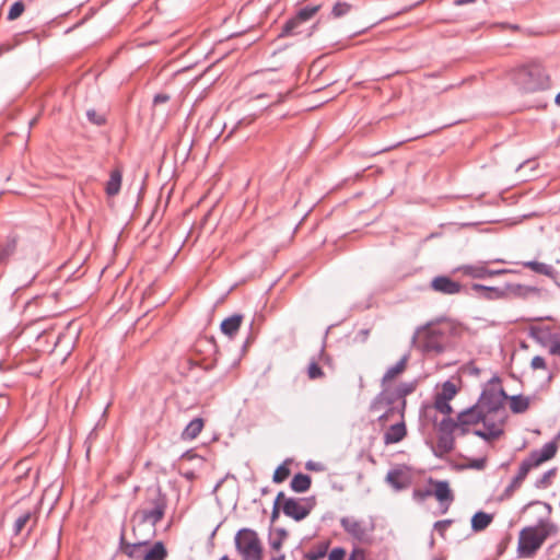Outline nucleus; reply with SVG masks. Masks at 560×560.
<instances>
[{
    "mask_svg": "<svg viewBox=\"0 0 560 560\" xmlns=\"http://www.w3.org/2000/svg\"><path fill=\"white\" fill-rule=\"evenodd\" d=\"M417 388L416 382L400 383L395 388L382 389L371 401L369 410L378 413L377 420L385 425L394 417H402L406 407V396Z\"/></svg>",
    "mask_w": 560,
    "mask_h": 560,
    "instance_id": "1",
    "label": "nucleus"
},
{
    "mask_svg": "<svg viewBox=\"0 0 560 560\" xmlns=\"http://www.w3.org/2000/svg\"><path fill=\"white\" fill-rule=\"evenodd\" d=\"M168 504L167 494L163 492L160 485H152L145 488L139 508L133 512L131 522L138 525L150 524L151 536L155 535V527L163 521Z\"/></svg>",
    "mask_w": 560,
    "mask_h": 560,
    "instance_id": "2",
    "label": "nucleus"
},
{
    "mask_svg": "<svg viewBox=\"0 0 560 560\" xmlns=\"http://www.w3.org/2000/svg\"><path fill=\"white\" fill-rule=\"evenodd\" d=\"M455 329L454 323L446 316L422 324V355L442 353Z\"/></svg>",
    "mask_w": 560,
    "mask_h": 560,
    "instance_id": "3",
    "label": "nucleus"
},
{
    "mask_svg": "<svg viewBox=\"0 0 560 560\" xmlns=\"http://www.w3.org/2000/svg\"><path fill=\"white\" fill-rule=\"evenodd\" d=\"M557 532V526L545 518L537 525L524 527L520 532L517 553L520 558H532L541 548L546 539Z\"/></svg>",
    "mask_w": 560,
    "mask_h": 560,
    "instance_id": "4",
    "label": "nucleus"
},
{
    "mask_svg": "<svg viewBox=\"0 0 560 560\" xmlns=\"http://www.w3.org/2000/svg\"><path fill=\"white\" fill-rule=\"evenodd\" d=\"M397 252L398 269L404 276L418 271V256L420 250V236L417 232H399L393 238Z\"/></svg>",
    "mask_w": 560,
    "mask_h": 560,
    "instance_id": "5",
    "label": "nucleus"
},
{
    "mask_svg": "<svg viewBox=\"0 0 560 560\" xmlns=\"http://www.w3.org/2000/svg\"><path fill=\"white\" fill-rule=\"evenodd\" d=\"M456 417L458 420L457 424L474 425L482 423L485 428H488V431H482L481 429H475L472 431L474 435L482 439L486 442L497 440L504 433L503 429L498 428L494 421L489 420L485 415V411L481 410L476 404L459 411Z\"/></svg>",
    "mask_w": 560,
    "mask_h": 560,
    "instance_id": "6",
    "label": "nucleus"
},
{
    "mask_svg": "<svg viewBox=\"0 0 560 560\" xmlns=\"http://www.w3.org/2000/svg\"><path fill=\"white\" fill-rule=\"evenodd\" d=\"M500 383L501 378L498 375H493L485 385L476 401V405L485 411L487 417L504 409V402L508 400L509 395L504 388L500 386Z\"/></svg>",
    "mask_w": 560,
    "mask_h": 560,
    "instance_id": "7",
    "label": "nucleus"
},
{
    "mask_svg": "<svg viewBox=\"0 0 560 560\" xmlns=\"http://www.w3.org/2000/svg\"><path fill=\"white\" fill-rule=\"evenodd\" d=\"M514 81L526 93L548 88V77L538 65L517 68L514 73Z\"/></svg>",
    "mask_w": 560,
    "mask_h": 560,
    "instance_id": "8",
    "label": "nucleus"
},
{
    "mask_svg": "<svg viewBox=\"0 0 560 560\" xmlns=\"http://www.w3.org/2000/svg\"><path fill=\"white\" fill-rule=\"evenodd\" d=\"M457 386L450 380L442 384L441 390L434 396L433 404L422 402V420L429 419L431 413L438 411L444 416L453 412L450 401L457 395Z\"/></svg>",
    "mask_w": 560,
    "mask_h": 560,
    "instance_id": "9",
    "label": "nucleus"
},
{
    "mask_svg": "<svg viewBox=\"0 0 560 560\" xmlns=\"http://www.w3.org/2000/svg\"><path fill=\"white\" fill-rule=\"evenodd\" d=\"M235 549L243 560H261L262 546L258 534L252 528H241L235 538Z\"/></svg>",
    "mask_w": 560,
    "mask_h": 560,
    "instance_id": "10",
    "label": "nucleus"
},
{
    "mask_svg": "<svg viewBox=\"0 0 560 560\" xmlns=\"http://www.w3.org/2000/svg\"><path fill=\"white\" fill-rule=\"evenodd\" d=\"M322 5H305L296 11V13L287 20L284 24L281 26V31L278 37H291L302 35L304 33V24L311 21L317 12L320 10Z\"/></svg>",
    "mask_w": 560,
    "mask_h": 560,
    "instance_id": "11",
    "label": "nucleus"
},
{
    "mask_svg": "<svg viewBox=\"0 0 560 560\" xmlns=\"http://www.w3.org/2000/svg\"><path fill=\"white\" fill-rule=\"evenodd\" d=\"M428 486L422 488V500L428 497H434L440 505L441 513L444 514L454 501V494L448 481L438 480L432 477L427 479Z\"/></svg>",
    "mask_w": 560,
    "mask_h": 560,
    "instance_id": "12",
    "label": "nucleus"
},
{
    "mask_svg": "<svg viewBox=\"0 0 560 560\" xmlns=\"http://www.w3.org/2000/svg\"><path fill=\"white\" fill-rule=\"evenodd\" d=\"M340 525L353 540L363 545H372L375 529L373 521L366 523L354 517L343 516L340 518Z\"/></svg>",
    "mask_w": 560,
    "mask_h": 560,
    "instance_id": "13",
    "label": "nucleus"
},
{
    "mask_svg": "<svg viewBox=\"0 0 560 560\" xmlns=\"http://www.w3.org/2000/svg\"><path fill=\"white\" fill-rule=\"evenodd\" d=\"M282 512L285 516L291 517L295 522L306 518L316 505L315 495L307 498H288L281 500Z\"/></svg>",
    "mask_w": 560,
    "mask_h": 560,
    "instance_id": "14",
    "label": "nucleus"
},
{
    "mask_svg": "<svg viewBox=\"0 0 560 560\" xmlns=\"http://www.w3.org/2000/svg\"><path fill=\"white\" fill-rule=\"evenodd\" d=\"M132 534L135 537L133 542H129L126 539V525L122 524L120 536H119V551H121L124 555H126L130 559H143L144 555V547H147L150 542V537L147 539H140L137 535V529L133 526L132 527Z\"/></svg>",
    "mask_w": 560,
    "mask_h": 560,
    "instance_id": "15",
    "label": "nucleus"
},
{
    "mask_svg": "<svg viewBox=\"0 0 560 560\" xmlns=\"http://www.w3.org/2000/svg\"><path fill=\"white\" fill-rule=\"evenodd\" d=\"M412 480V470L406 465H397L385 477V481L396 491L408 489Z\"/></svg>",
    "mask_w": 560,
    "mask_h": 560,
    "instance_id": "16",
    "label": "nucleus"
},
{
    "mask_svg": "<svg viewBox=\"0 0 560 560\" xmlns=\"http://www.w3.org/2000/svg\"><path fill=\"white\" fill-rule=\"evenodd\" d=\"M38 523V513L36 509L25 510L19 513L14 520L12 527V535L14 537L20 536L26 530V536H30L36 528Z\"/></svg>",
    "mask_w": 560,
    "mask_h": 560,
    "instance_id": "17",
    "label": "nucleus"
},
{
    "mask_svg": "<svg viewBox=\"0 0 560 560\" xmlns=\"http://www.w3.org/2000/svg\"><path fill=\"white\" fill-rule=\"evenodd\" d=\"M429 289L444 295H455L460 293L463 290L467 292L466 288L447 275H439L434 277L429 284Z\"/></svg>",
    "mask_w": 560,
    "mask_h": 560,
    "instance_id": "18",
    "label": "nucleus"
},
{
    "mask_svg": "<svg viewBox=\"0 0 560 560\" xmlns=\"http://www.w3.org/2000/svg\"><path fill=\"white\" fill-rule=\"evenodd\" d=\"M559 440L560 432L550 442L546 443L540 450L532 451L525 459L529 460V464L533 468L552 459L557 454Z\"/></svg>",
    "mask_w": 560,
    "mask_h": 560,
    "instance_id": "19",
    "label": "nucleus"
},
{
    "mask_svg": "<svg viewBox=\"0 0 560 560\" xmlns=\"http://www.w3.org/2000/svg\"><path fill=\"white\" fill-rule=\"evenodd\" d=\"M506 296L512 295L514 298L527 299L530 295H535L538 299H547L549 295L548 291L541 288L523 285L520 283H505Z\"/></svg>",
    "mask_w": 560,
    "mask_h": 560,
    "instance_id": "20",
    "label": "nucleus"
},
{
    "mask_svg": "<svg viewBox=\"0 0 560 560\" xmlns=\"http://www.w3.org/2000/svg\"><path fill=\"white\" fill-rule=\"evenodd\" d=\"M20 242V235L11 231L4 238L3 242L0 243V266L5 267L10 259L14 256L18 250V245ZM3 270L0 271V277L2 276Z\"/></svg>",
    "mask_w": 560,
    "mask_h": 560,
    "instance_id": "21",
    "label": "nucleus"
},
{
    "mask_svg": "<svg viewBox=\"0 0 560 560\" xmlns=\"http://www.w3.org/2000/svg\"><path fill=\"white\" fill-rule=\"evenodd\" d=\"M459 270H462L466 276H469L475 279H485L488 277H494L498 275H503V273L509 272L508 269H498V270L488 269L483 265H465V266H462L459 268Z\"/></svg>",
    "mask_w": 560,
    "mask_h": 560,
    "instance_id": "22",
    "label": "nucleus"
},
{
    "mask_svg": "<svg viewBox=\"0 0 560 560\" xmlns=\"http://www.w3.org/2000/svg\"><path fill=\"white\" fill-rule=\"evenodd\" d=\"M409 360V354H405L400 358V360L393 366H390L381 380L382 389L390 387V384L394 380H396L399 375H401L406 369Z\"/></svg>",
    "mask_w": 560,
    "mask_h": 560,
    "instance_id": "23",
    "label": "nucleus"
},
{
    "mask_svg": "<svg viewBox=\"0 0 560 560\" xmlns=\"http://www.w3.org/2000/svg\"><path fill=\"white\" fill-rule=\"evenodd\" d=\"M396 418L399 420L392 424L384 433V443L386 445L400 442L407 434L404 416L401 418L396 416ZM393 419H395V417Z\"/></svg>",
    "mask_w": 560,
    "mask_h": 560,
    "instance_id": "24",
    "label": "nucleus"
},
{
    "mask_svg": "<svg viewBox=\"0 0 560 560\" xmlns=\"http://www.w3.org/2000/svg\"><path fill=\"white\" fill-rule=\"evenodd\" d=\"M532 468L533 467L529 464V460L523 459L518 467L517 474L511 480L510 485L505 488L503 495L511 497L513 492L521 487L522 482L525 480Z\"/></svg>",
    "mask_w": 560,
    "mask_h": 560,
    "instance_id": "25",
    "label": "nucleus"
},
{
    "mask_svg": "<svg viewBox=\"0 0 560 560\" xmlns=\"http://www.w3.org/2000/svg\"><path fill=\"white\" fill-rule=\"evenodd\" d=\"M471 290L487 300H499L506 296V285L504 287H488L479 283H474Z\"/></svg>",
    "mask_w": 560,
    "mask_h": 560,
    "instance_id": "26",
    "label": "nucleus"
},
{
    "mask_svg": "<svg viewBox=\"0 0 560 560\" xmlns=\"http://www.w3.org/2000/svg\"><path fill=\"white\" fill-rule=\"evenodd\" d=\"M244 316L242 314H233L221 322L220 329L229 338H234L238 332Z\"/></svg>",
    "mask_w": 560,
    "mask_h": 560,
    "instance_id": "27",
    "label": "nucleus"
},
{
    "mask_svg": "<svg viewBox=\"0 0 560 560\" xmlns=\"http://www.w3.org/2000/svg\"><path fill=\"white\" fill-rule=\"evenodd\" d=\"M122 182V168L121 166H116L110 171L109 179L105 184V194L108 197H114L119 194Z\"/></svg>",
    "mask_w": 560,
    "mask_h": 560,
    "instance_id": "28",
    "label": "nucleus"
},
{
    "mask_svg": "<svg viewBox=\"0 0 560 560\" xmlns=\"http://www.w3.org/2000/svg\"><path fill=\"white\" fill-rule=\"evenodd\" d=\"M205 427V420L200 417L192 419L183 430L180 438L184 441L196 439Z\"/></svg>",
    "mask_w": 560,
    "mask_h": 560,
    "instance_id": "29",
    "label": "nucleus"
},
{
    "mask_svg": "<svg viewBox=\"0 0 560 560\" xmlns=\"http://www.w3.org/2000/svg\"><path fill=\"white\" fill-rule=\"evenodd\" d=\"M455 439L451 434L439 433L436 448L432 446V451L436 456H442L454 450Z\"/></svg>",
    "mask_w": 560,
    "mask_h": 560,
    "instance_id": "30",
    "label": "nucleus"
},
{
    "mask_svg": "<svg viewBox=\"0 0 560 560\" xmlns=\"http://www.w3.org/2000/svg\"><path fill=\"white\" fill-rule=\"evenodd\" d=\"M312 486V477L307 474L298 472L290 481V488L296 493H303L310 490Z\"/></svg>",
    "mask_w": 560,
    "mask_h": 560,
    "instance_id": "31",
    "label": "nucleus"
},
{
    "mask_svg": "<svg viewBox=\"0 0 560 560\" xmlns=\"http://www.w3.org/2000/svg\"><path fill=\"white\" fill-rule=\"evenodd\" d=\"M493 521V515L483 511L476 512L471 517V529L475 533L486 529Z\"/></svg>",
    "mask_w": 560,
    "mask_h": 560,
    "instance_id": "32",
    "label": "nucleus"
},
{
    "mask_svg": "<svg viewBox=\"0 0 560 560\" xmlns=\"http://www.w3.org/2000/svg\"><path fill=\"white\" fill-rule=\"evenodd\" d=\"M167 549L163 541H155L144 551L142 560H166Z\"/></svg>",
    "mask_w": 560,
    "mask_h": 560,
    "instance_id": "33",
    "label": "nucleus"
},
{
    "mask_svg": "<svg viewBox=\"0 0 560 560\" xmlns=\"http://www.w3.org/2000/svg\"><path fill=\"white\" fill-rule=\"evenodd\" d=\"M523 266L527 269H530L532 271H534L536 273L544 275V276H547L552 279L557 275V271L555 270V268L551 265L540 262L537 260L525 261V262H523Z\"/></svg>",
    "mask_w": 560,
    "mask_h": 560,
    "instance_id": "34",
    "label": "nucleus"
},
{
    "mask_svg": "<svg viewBox=\"0 0 560 560\" xmlns=\"http://www.w3.org/2000/svg\"><path fill=\"white\" fill-rule=\"evenodd\" d=\"M508 400L510 401L511 411L515 415L524 413L529 407V397L522 394L509 395Z\"/></svg>",
    "mask_w": 560,
    "mask_h": 560,
    "instance_id": "35",
    "label": "nucleus"
},
{
    "mask_svg": "<svg viewBox=\"0 0 560 560\" xmlns=\"http://www.w3.org/2000/svg\"><path fill=\"white\" fill-rule=\"evenodd\" d=\"M448 416H445L440 422H436V417L432 416L428 420H432L434 423H436V428L439 433L441 434H454V431L456 430V425L458 423L457 418L453 419Z\"/></svg>",
    "mask_w": 560,
    "mask_h": 560,
    "instance_id": "36",
    "label": "nucleus"
},
{
    "mask_svg": "<svg viewBox=\"0 0 560 560\" xmlns=\"http://www.w3.org/2000/svg\"><path fill=\"white\" fill-rule=\"evenodd\" d=\"M291 458L284 459L273 471L272 481L275 483H282L291 475L290 465L292 464Z\"/></svg>",
    "mask_w": 560,
    "mask_h": 560,
    "instance_id": "37",
    "label": "nucleus"
},
{
    "mask_svg": "<svg viewBox=\"0 0 560 560\" xmlns=\"http://www.w3.org/2000/svg\"><path fill=\"white\" fill-rule=\"evenodd\" d=\"M269 545L271 549L279 550L282 547L283 540L288 537V532L283 527H278L270 530Z\"/></svg>",
    "mask_w": 560,
    "mask_h": 560,
    "instance_id": "38",
    "label": "nucleus"
},
{
    "mask_svg": "<svg viewBox=\"0 0 560 560\" xmlns=\"http://www.w3.org/2000/svg\"><path fill=\"white\" fill-rule=\"evenodd\" d=\"M352 8L353 5L349 2L338 1L332 5L331 11L328 14V19L343 18L351 12Z\"/></svg>",
    "mask_w": 560,
    "mask_h": 560,
    "instance_id": "39",
    "label": "nucleus"
},
{
    "mask_svg": "<svg viewBox=\"0 0 560 560\" xmlns=\"http://www.w3.org/2000/svg\"><path fill=\"white\" fill-rule=\"evenodd\" d=\"M329 541L319 542L315 548L311 549L304 555L306 560H319L323 559L328 551Z\"/></svg>",
    "mask_w": 560,
    "mask_h": 560,
    "instance_id": "40",
    "label": "nucleus"
},
{
    "mask_svg": "<svg viewBox=\"0 0 560 560\" xmlns=\"http://www.w3.org/2000/svg\"><path fill=\"white\" fill-rule=\"evenodd\" d=\"M88 120L97 127H102L107 124V114L106 112H98L94 108H89L86 110Z\"/></svg>",
    "mask_w": 560,
    "mask_h": 560,
    "instance_id": "41",
    "label": "nucleus"
},
{
    "mask_svg": "<svg viewBox=\"0 0 560 560\" xmlns=\"http://www.w3.org/2000/svg\"><path fill=\"white\" fill-rule=\"evenodd\" d=\"M528 335L539 343H544L546 339L552 337L549 328H540L535 326L529 328Z\"/></svg>",
    "mask_w": 560,
    "mask_h": 560,
    "instance_id": "42",
    "label": "nucleus"
},
{
    "mask_svg": "<svg viewBox=\"0 0 560 560\" xmlns=\"http://www.w3.org/2000/svg\"><path fill=\"white\" fill-rule=\"evenodd\" d=\"M556 472H557V468H551V469L547 470L546 472H544L542 476L535 481V483H534L535 488H537V489L548 488L551 483V478L555 477Z\"/></svg>",
    "mask_w": 560,
    "mask_h": 560,
    "instance_id": "43",
    "label": "nucleus"
},
{
    "mask_svg": "<svg viewBox=\"0 0 560 560\" xmlns=\"http://www.w3.org/2000/svg\"><path fill=\"white\" fill-rule=\"evenodd\" d=\"M283 499H284V492L283 491L278 492V494L273 501V505H272V511H271V516H270L271 524H273L279 518L280 511H282L281 500H283Z\"/></svg>",
    "mask_w": 560,
    "mask_h": 560,
    "instance_id": "44",
    "label": "nucleus"
},
{
    "mask_svg": "<svg viewBox=\"0 0 560 560\" xmlns=\"http://www.w3.org/2000/svg\"><path fill=\"white\" fill-rule=\"evenodd\" d=\"M25 10V5H24V2L23 1H15L11 7H10V10L8 12V16L7 19L9 21H13V20H16L18 18H20L22 15V13L24 12Z\"/></svg>",
    "mask_w": 560,
    "mask_h": 560,
    "instance_id": "45",
    "label": "nucleus"
},
{
    "mask_svg": "<svg viewBox=\"0 0 560 560\" xmlns=\"http://www.w3.org/2000/svg\"><path fill=\"white\" fill-rule=\"evenodd\" d=\"M487 458L486 457H477L470 458L466 464V467L469 469L482 470L486 467Z\"/></svg>",
    "mask_w": 560,
    "mask_h": 560,
    "instance_id": "46",
    "label": "nucleus"
},
{
    "mask_svg": "<svg viewBox=\"0 0 560 560\" xmlns=\"http://www.w3.org/2000/svg\"><path fill=\"white\" fill-rule=\"evenodd\" d=\"M307 375L311 380L319 378L324 376L322 368L316 363L312 362L307 369Z\"/></svg>",
    "mask_w": 560,
    "mask_h": 560,
    "instance_id": "47",
    "label": "nucleus"
},
{
    "mask_svg": "<svg viewBox=\"0 0 560 560\" xmlns=\"http://www.w3.org/2000/svg\"><path fill=\"white\" fill-rule=\"evenodd\" d=\"M345 557L346 549L342 547H336L329 552L328 560H345Z\"/></svg>",
    "mask_w": 560,
    "mask_h": 560,
    "instance_id": "48",
    "label": "nucleus"
},
{
    "mask_svg": "<svg viewBox=\"0 0 560 560\" xmlns=\"http://www.w3.org/2000/svg\"><path fill=\"white\" fill-rule=\"evenodd\" d=\"M453 523L452 520H442L438 521L433 524L434 530H436L440 535H444V532L450 527V525Z\"/></svg>",
    "mask_w": 560,
    "mask_h": 560,
    "instance_id": "49",
    "label": "nucleus"
},
{
    "mask_svg": "<svg viewBox=\"0 0 560 560\" xmlns=\"http://www.w3.org/2000/svg\"><path fill=\"white\" fill-rule=\"evenodd\" d=\"M548 339L551 340L549 349L550 353L560 357V338L556 335H552V337Z\"/></svg>",
    "mask_w": 560,
    "mask_h": 560,
    "instance_id": "50",
    "label": "nucleus"
},
{
    "mask_svg": "<svg viewBox=\"0 0 560 560\" xmlns=\"http://www.w3.org/2000/svg\"><path fill=\"white\" fill-rule=\"evenodd\" d=\"M348 560H365L364 549L359 547L353 548Z\"/></svg>",
    "mask_w": 560,
    "mask_h": 560,
    "instance_id": "51",
    "label": "nucleus"
},
{
    "mask_svg": "<svg viewBox=\"0 0 560 560\" xmlns=\"http://www.w3.org/2000/svg\"><path fill=\"white\" fill-rule=\"evenodd\" d=\"M530 366L534 370L545 369L546 368V360L540 355H535L532 359Z\"/></svg>",
    "mask_w": 560,
    "mask_h": 560,
    "instance_id": "52",
    "label": "nucleus"
},
{
    "mask_svg": "<svg viewBox=\"0 0 560 560\" xmlns=\"http://www.w3.org/2000/svg\"><path fill=\"white\" fill-rule=\"evenodd\" d=\"M170 95L166 93H158L153 97V105L156 106L160 104H165L170 101Z\"/></svg>",
    "mask_w": 560,
    "mask_h": 560,
    "instance_id": "53",
    "label": "nucleus"
},
{
    "mask_svg": "<svg viewBox=\"0 0 560 560\" xmlns=\"http://www.w3.org/2000/svg\"><path fill=\"white\" fill-rule=\"evenodd\" d=\"M370 336V329L364 328L358 331L355 339L360 340L361 342L366 341V339Z\"/></svg>",
    "mask_w": 560,
    "mask_h": 560,
    "instance_id": "54",
    "label": "nucleus"
},
{
    "mask_svg": "<svg viewBox=\"0 0 560 560\" xmlns=\"http://www.w3.org/2000/svg\"><path fill=\"white\" fill-rule=\"evenodd\" d=\"M16 45H18V42L15 44H10V43L1 44L0 45V56H2L5 52L11 51Z\"/></svg>",
    "mask_w": 560,
    "mask_h": 560,
    "instance_id": "55",
    "label": "nucleus"
},
{
    "mask_svg": "<svg viewBox=\"0 0 560 560\" xmlns=\"http://www.w3.org/2000/svg\"><path fill=\"white\" fill-rule=\"evenodd\" d=\"M456 430H458L460 435H466L470 432L469 425L467 424H457Z\"/></svg>",
    "mask_w": 560,
    "mask_h": 560,
    "instance_id": "56",
    "label": "nucleus"
},
{
    "mask_svg": "<svg viewBox=\"0 0 560 560\" xmlns=\"http://www.w3.org/2000/svg\"><path fill=\"white\" fill-rule=\"evenodd\" d=\"M318 25H319V21H317L316 23H314V24H313V25H312V26L306 31V33H305V37H311V36L314 34V32L317 30Z\"/></svg>",
    "mask_w": 560,
    "mask_h": 560,
    "instance_id": "57",
    "label": "nucleus"
},
{
    "mask_svg": "<svg viewBox=\"0 0 560 560\" xmlns=\"http://www.w3.org/2000/svg\"><path fill=\"white\" fill-rule=\"evenodd\" d=\"M472 2H475V0H454V5L460 7Z\"/></svg>",
    "mask_w": 560,
    "mask_h": 560,
    "instance_id": "58",
    "label": "nucleus"
},
{
    "mask_svg": "<svg viewBox=\"0 0 560 560\" xmlns=\"http://www.w3.org/2000/svg\"><path fill=\"white\" fill-rule=\"evenodd\" d=\"M506 544H508V539L506 540H502L500 544H499V548H498V553L501 556L504 551V549L506 548Z\"/></svg>",
    "mask_w": 560,
    "mask_h": 560,
    "instance_id": "59",
    "label": "nucleus"
},
{
    "mask_svg": "<svg viewBox=\"0 0 560 560\" xmlns=\"http://www.w3.org/2000/svg\"><path fill=\"white\" fill-rule=\"evenodd\" d=\"M305 468L308 470H317V464L310 460L306 463Z\"/></svg>",
    "mask_w": 560,
    "mask_h": 560,
    "instance_id": "60",
    "label": "nucleus"
},
{
    "mask_svg": "<svg viewBox=\"0 0 560 560\" xmlns=\"http://www.w3.org/2000/svg\"><path fill=\"white\" fill-rule=\"evenodd\" d=\"M420 337V326L416 327L412 336V342L416 345L418 338Z\"/></svg>",
    "mask_w": 560,
    "mask_h": 560,
    "instance_id": "61",
    "label": "nucleus"
},
{
    "mask_svg": "<svg viewBox=\"0 0 560 560\" xmlns=\"http://www.w3.org/2000/svg\"><path fill=\"white\" fill-rule=\"evenodd\" d=\"M184 477L187 479V480H194L196 475L194 471H187L184 474Z\"/></svg>",
    "mask_w": 560,
    "mask_h": 560,
    "instance_id": "62",
    "label": "nucleus"
},
{
    "mask_svg": "<svg viewBox=\"0 0 560 560\" xmlns=\"http://www.w3.org/2000/svg\"><path fill=\"white\" fill-rule=\"evenodd\" d=\"M504 27H509L510 30L517 31L520 26L517 24L503 23Z\"/></svg>",
    "mask_w": 560,
    "mask_h": 560,
    "instance_id": "63",
    "label": "nucleus"
},
{
    "mask_svg": "<svg viewBox=\"0 0 560 560\" xmlns=\"http://www.w3.org/2000/svg\"><path fill=\"white\" fill-rule=\"evenodd\" d=\"M431 560H445V557L442 555H435L431 558Z\"/></svg>",
    "mask_w": 560,
    "mask_h": 560,
    "instance_id": "64",
    "label": "nucleus"
}]
</instances>
